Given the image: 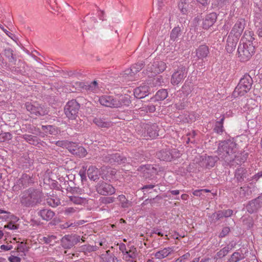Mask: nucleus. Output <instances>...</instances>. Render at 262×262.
Returning a JSON list of instances; mask_svg holds the SVG:
<instances>
[{
	"label": "nucleus",
	"mask_w": 262,
	"mask_h": 262,
	"mask_svg": "<svg viewBox=\"0 0 262 262\" xmlns=\"http://www.w3.org/2000/svg\"><path fill=\"white\" fill-rule=\"evenodd\" d=\"M121 75L124 80L129 81L132 80L135 73L133 70L130 68L125 70Z\"/></svg>",
	"instance_id": "nucleus-37"
},
{
	"label": "nucleus",
	"mask_w": 262,
	"mask_h": 262,
	"mask_svg": "<svg viewBox=\"0 0 262 262\" xmlns=\"http://www.w3.org/2000/svg\"><path fill=\"white\" fill-rule=\"evenodd\" d=\"M244 258V254L238 252H234L228 259L229 262H238Z\"/></svg>",
	"instance_id": "nucleus-39"
},
{
	"label": "nucleus",
	"mask_w": 262,
	"mask_h": 262,
	"mask_svg": "<svg viewBox=\"0 0 262 262\" xmlns=\"http://www.w3.org/2000/svg\"><path fill=\"white\" fill-rule=\"evenodd\" d=\"M100 103L105 106L110 107H117L116 98L110 96H102L99 98Z\"/></svg>",
	"instance_id": "nucleus-21"
},
{
	"label": "nucleus",
	"mask_w": 262,
	"mask_h": 262,
	"mask_svg": "<svg viewBox=\"0 0 262 262\" xmlns=\"http://www.w3.org/2000/svg\"><path fill=\"white\" fill-rule=\"evenodd\" d=\"M252 83L253 80L251 76L248 74H245L235 88L233 95L234 97L245 95L251 89Z\"/></svg>",
	"instance_id": "nucleus-3"
},
{
	"label": "nucleus",
	"mask_w": 262,
	"mask_h": 262,
	"mask_svg": "<svg viewBox=\"0 0 262 262\" xmlns=\"http://www.w3.org/2000/svg\"><path fill=\"white\" fill-rule=\"evenodd\" d=\"M41 128L46 133L50 135H55L57 133L55 127L52 125H42Z\"/></svg>",
	"instance_id": "nucleus-45"
},
{
	"label": "nucleus",
	"mask_w": 262,
	"mask_h": 262,
	"mask_svg": "<svg viewBox=\"0 0 262 262\" xmlns=\"http://www.w3.org/2000/svg\"><path fill=\"white\" fill-rule=\"evenodd\" d=\"M95 188L98 193L104 196L111 195L116 192V189L112 185L103 181H99Z\"/></svg>",
	"instance_id": "nucleus-9"
},
{
	"label": "nucleus",
	"mask_w": 262,
	"mask_h": 262,
	"mask_svg": "<svg viewBox=\"0 0 262 262\" xmlns=\"http://www.w3.org/2000/svg\"><path fill=\"white\" fill-rule=\"evenodd\" d=\"M217 19L216 13H210L206 15L203 21V28L204 29H208L212 26Z\"/></svg>",
	"instance_id": "nucleus-23"
},
{
	"label": "nucleus",
	"mask_w": 262,
	"mask_h": 262,
	"mask_svg": "<svg viewBox=\"0 0 262 262\" xmlns=\"http://www.w3.org/2000/svg\"><path fill=\"white\" fill-rule=\"evenodd\" d=\"M70 201L75 204L82 205L85 203L86 200L85 198L78 196L72 195L69 197Z\"/></svg>",
	"instance_id": "nucleus-40"
},
{
	"label": "nucleus",
	"mask_w": 262,
	"mask_h": 262,
	"mask_svg": "<svg viewBox=\"0 0 262 262\" xmlns=\"http://www.w3.org/2000/svg\"><path fill=\"white\" fill-rule=\"evenodd\" d=\"M188 70L183 66H179L171 75L170 82L173 85H178L186 77Z\"/></svg>",
	"instance_id": "nucleus-7"
},
{
	"label": "nucleus",
	"mask_w": 262,
	"mask_h": 262,
	"mask_svg": "<svg viewBox=\"0 0 262 262\" xmlns=\"http://www.w3.org/2000/svg\"><path fill=\"white\" fill-rule=\"evenodd\" d=\"M238 58L242 62L248 61L255 52V46L249 43H240L238 47Z\"/></svg>",
	"instance_id": "nucleus-4"
},
{
	"label": "nucleus",
	"mask_w": 262,
	"mask_h": 262,
	"mask_svg": "<svg viewBox=\"0 0 262 262\" xmlns=\"http://www.w3.org/2000/svg\"><path fill=\"white\" fill-rule=\"evenodd\" d=\"M81 237L79 235H66L61 239V245L64 249H70L80 242Z\"/></svg>",
	"instance_id": "nucleus-12"
},
{
	"label": "nucleus",
	"mask_w": 262,
	"mask_h": 262,
	"mask_svg": "<svg viewBox=\"0 0 262 262\" xmlns=\"http://www.w3.org/2000/svg\"><path fill=\"white\" fill-rule=\"evenodd\" d=\"M2 135L3 136L4 142L6 140H9L12 138V135L10 133H3Z\"/></svg>",
	"instance_id": "nucleus-64"
},
{
	"label": "nucleus",
	"mask_w": 262,
	"mask_h": 262,
	"mask_svg": "<svg viewBox=\"0 0 262 262\" xmlns=\"http://www.w3.org/2000/svg\"><path fill=\"white\" fill-rule=\"evenodd\" d=\"M87 173L89 179L94 181L99 178L98 169L94 166H90L88 169Z\"/></svg>",
	"instance_id": "nucleus-32"
},
{
	"label": "nucleus",
	"mask_w": 262,
	"mask_h": 262,
	"mask_svg": "<svg viewBox=\"0 0 262 262\" xmlns=\"http://www.w3.org/2000/svg\"><path fill=\"white\" fill-rule=\"evenodd\" d=\"M102 160L105 162L110 163L112 164H122L129 163L130 162L129 159L118 153L107 154L103 156L102 157Z\"/></svg>",
	"instance_id": "nucleus-8"
},
{
	"label": "nucleus",
	"mask_w": 262,
	"mask_h": 262,
	"mask_svg": "<svg viewBox=\"0 0 262 262\" xmlns=\"http://www.w3.org/2000/svg\"><path fill=\"white\" fill-rule=\"evenodd\" d=\"M218 155L226 161H230L233 157L228 158L236 151V144L232 141L228 140L222 141L219 143L217 149Z\"/></svg>",
	"instance_id": "nucleus-2"
},
{
	"label": "nucleus",
	"mask_w": 262,
	"mask_h": 262,
	"mask_svg": "<svg viewBox=\"0 0 262 262\" xmlns=\"http://www.w3.org/2000/svg\"><path fill=\"white\" fill-rule=\"evenodd\" d=\"M138 170L141 172L142 177L145 179H152L157 173V168L149 164L140 166Z\"/></svg>",
	"instance_id": "nucleus-14"
},
{
	"label": "nucleus",
	"mask_w": 262,
	"mask_h": 262,
	"mask_svg": "<svg viewBox=\"0 0 262 262\" xmlns=\"http://www.w3.org/2000/svg\"><path fill=\"white\" fill-rule=\"evenodd\" d=\"M172 251L173 248L172 247L165 248L157 252L155 254V256L156 258L161 259L168 256Z\"/></svg>",
	"instance_id": "nucleus-31"
},
{
	"label": "nucleus",
	"mask_w": 262,
	"mask_h": 262,
	"mask_svg": "<svg viewBox=\"0 0 262 262\" xmlns=\"http://www.w3.org/2000/svg\"><path fill=\"white\" fill-rule=\"evenodd\" d=\"M93 122L99 127L109 128L112 126V122L103 118L96 117L93 119Z\"/></svg>",
	"instance_id": "nucleus-29"
},
{
	"label": "nucleus",
	"mask_w": 262,
	"mask_h": 262,
	"mask_svg": "<svg viewBox=\"0 0 262 262\" xmlns=\"http://www.w3.org/2000/svg\"><path fill=\"white\" fill-rule=\"evenodd\" d=\"M10 262H20L21 259L20 257L14 255H11L8 258Z\"/></svg>",
	"instance_id": "nucleus-62"
},
{
	"label": "nucleus",
	"mask_w": 262,
	"mask_h": 262,
	"mask_svg": "<svg viewBox=\"0 0 262 262\" xmlns=\"http://www.w3.org/2000/svg\"><path fill=\"white\" fill-rule=\"evenodd\" d=\"M60 186L61 187V188L67 190V191H72L74 190L75 189H76V187H73L70 185V182L69 181L64 180L63 181L61 182V184H60Z\"/></svg>",
	"instance_id": "nucleus-46"
},
{
	"label": "nucleus",
	"mask_w": 262,
	"mask_h": 262,
	"mask_svg": "<svg viewBox=\"0 0 262 262\" xmlns=\"http://www.w3.org/2000/svg\"><path fill=\"white\" fill-rule=\"evenodd\" d=\"M137 256V250L136 248H134L133 250H130L126 251V253L124 254V259L125 260H129V258L135 259Z\"/></svg>",
	"instance_id": "nucleus-42"
},
{
	"label": "nucleus",
	"mask_w": 262,
	"mask_h": 262,
	"mask_svg": "<svg viewBox=\"0 0 262 262\" xmlns=\"http://www.w3.org/2000/svg\"><path fill=\"white\" fill-rule=\"evenodd\" d=\"M116 100L117 105V107H122L123 106H129L131 103L130 97L128 95H121L117 98H116Z\"/></svg>",
	"instance_id": "nucleus-28"
},
{
	"label": "nucleus",
	"mask_w": 262,
	"mask_h": 262,
	"mask_svg": "<svg viewBox=\"0 0 262 262\" xmlns=\"http://www.w3.org/2000/svg\"><path fill=\"white\" fill-rule=\"evenodd\" d=\"M198 4L201 5V6L204 8L207 7L209 4V1L208 0H195Z\"/></svg>",
	"instance_id": "nucleus-60"
},
{
	"label": "nucleus",
	"mask_w": 262,
	"mask_h": 262,
	"mask_svg": "<svg viewBox=\"0 0 262 262\" xmlns=\"http://www.w3.org/2000/svg\"><path fill=\"white\" fill-rule=\"evenodd\" d=\"M168 96V92L166 89H161L159 90L154 96V99L156 101L163 100Z\"/></svg>",
	"instance_id": "nucleus-36"
},
{
	"label": "nucleus",
	"mask_w": 262,
	"mask_h": 262,
	"mask_svg": "<svg viewBox=\"0 0 262 262\" xmlns=\"http://www.w3.org/2000/svg\"><path fill=\"white\" fill-rule=\"evenodd\" d=\"M248 191L249 189L248 188L241 187L239 188V192L241 195L245 196L247 194H248Z\"/></svg>",
	"instance_id": "nucleus-59"
},
{
	"label": "nucleus",
	"mask_w": 262,
	"mask_h": 262,
	"mask_svg": "<svg viewBox=\"0 0 262 262\" xmlns=\"http://www.w3.org/2000/svg\"><path fill=\"white\" fill-rule=\"evenodd\" d=\"M116 198L113 196H103L99 199L100 204L108 205L114 203Z\"/></svg>",
	"instance_id": "nucleus-44"
},
{
	"label": "nucleus",
	"mask_w": 262,
	"mask_h": 262,
	"mask_svg": "<svg viewBox=\"0 0 262 262\" xmlns=\"http://www.w3.org/2000/svg\"><path fill=\"white\" fill-rule=\"evenodd\" d=\"M25 105L27 111L32 115L43 116L48 114V112L46 108L36 102H27Z\"/></svg>",
	"instance_id": "nucleus-6"
},
{
	"label": "nucleus",
	"mask_w": 262,
	"mask_h": 262,
	"mask_svg": "<svg viewBox=\"0 0 262 262\" xmlns=\"http://www.w3.org/2000/svg\"><path fill=\"white\" fill-rule=\"evenodd\" d=\"M149 94V86L146 85H141L134 90L135 96L141 99L147 96Z\"/></svg>",
	"instance_id": "nucleus-26"
},
{
	"label": "nucleus",
	"mask_w": 262,
	"mask_h": 262,
	"mask_svg": "<svg viewBox=\"0 0 262 262\" xmlns=\"http://www.w3.org/2000/svg\"><path fill=\"white\" fill-rule=\"evenodd\" d=\"M176 149L173 150H161L156 154V156L158 158L161 160L165 161H170L175 157L174 155H176Z\"/></svg>",
	"instance_id": "nucleus-19"
},
{
	"label": "nucleus",
	"mask_w": 262,
	"mask_h": 262,
	"mask_svg": "<svg viewBox=\"0 0 262 262\" xmlns=\"http://www.w3.org/2000/svg\"><path fill=\"white\" fill-rule=\"evenodd\" d=\"M152 83L154 86H159L163 83V78L161 76L155 77L152 79Z\"/></svg>",
	"instance_id": "nucleus-50"
},
{
	"label": "nucleus",
	"mask_w": 262,
	"mask_h": 262,
	"mask_svg": "<svg viewBox=\"0 0 262 262\" xmlns=\"http://www.w3.org/2000/svg\"><path fill=\"white\" fill-rule=\"evenodd\" d=\"M80 108V104L76 100L69 101L64 107V113L66 116L71 120H74L78 122L77 118Z\"/></svg>",
	"instance_id": "nucleus-5"
},
{
	"label": "nucleus",
	"mask_w": 262,
	"mask_h": 262,
	"mask_svg": "<svg viewBox=\"0 0 262 262\" xmlns=\"http://www.w3.org/2000/svg\"><path fill=\"white\" fill-rule=\"evenodd\" d=\"M209 49L206 45H201L196 50V55L199 59H203L209 54Z\"/></svg>",
	"instance_id": "nucleus-30"
},
{
	"label": "nucleus",
	"mask_w": 262,
	"mask_h": 262,
	"mask_svg": "<svg viewBox=\"0 0 262 262\" xmlns=\"http://www.w3.org/2000/svg\"><path fill=\"white\" fill-rule=\"evenodd\" d=\"M166 68V64L162 61L156 60L153 63H149L147 66L146 71L147 72L153 73L154 74H159L163 72Z\"/></svg>",
	"instance_id": "nucleus-13"
},
{
	"label": "nucleus",
	"mask_w": 262,
	"mask_h": 262,
	"mask_svg": "<svg viewBox=\"0 0 262 262\" xmlns=\"http://www.w3.org/2000/svg\"><path fill=\"white\" fill-rule=\"evenodd\" d=\"M230 250L231 248H230L229 247H225L217 252L216 256L219 258H222L225 256Z\"/></svg>",
	"instance_id": "nucleus-47"
},
{
	"label": "nucleus",
	"mask_w": 262,
	"mask_h": 262,
	"mask_svg": "<svg viewBox=\"0 0 262 262\" xmlns=\"http://www.w3.org/2000/svg\"><path fill=\"white\" fill-rule=\"evenodd\" d=\"M64 145L71 154L80 157H83L87 154L86 150L84 147L76 143L68 142L66 143Z\"/></svg>",
	"instance_id": "nucleus-15"
},
{
	"label": "nucleus",
	"mask_w": 262,
	"mask_h": 262,
	"mask_svg": "<svg viewBox=\"0 0 262 262\" xmlns=\"http://www.w3.org/2000/svg\"><path fill=\"white\" fill-rule=\"evenodd\" d=\"M181 29L179 27H174L170 33V39L174 41L181 34Z\"/></svg>",
	"instance_id": "nucleus-43"
},
{
	"label": "nucleus",
	"mask_w": 262,
	"mask_h": 262,
	"mask_svg": "<svg viewBox=\"0 0 262 262\" xmlns=\"http://www.w3.org/2000/svg\"><path fill=\"white\" fill-rule=\"evenodd\" d=\"M182 91L184 95L187 96L191 92V89L189 85L185 83L182 87Z\"/></svg>",
	"instance_id": "nucleus-53"
},
{
	"label": "nucleus",
	"mask_w": 262,
	"mask_h": 262,
	"mask_svg": "<svg viewBox=\"0 0 262 262\" xmlns=\"http://www.w3.org/2000/svg\"><path fill=\"white\" fill-rule=\"evenodd\" d=\"M230 229L228 227H224L220 234L219 237L223 238L226 236L230 232Z\"/></svg>",
	"instance_id": "nucleus-57"
},
{
	"label": "nucleus",
	"mask_w": 262,
	"mask_h": 262,
	"mask_svg": "<svg viewBox=\"0 0 262 262\" xmlns=\"http://www.w3.org/2000/svg\"><path fill=\"white\" fill-rule=\"evenodd\" d=\"M144 67V64L142 62H138L137 63L132 66L131 69L133 70L135 74L139 72Z\"/></svg>",
	"instance_id": "nucleus-52"
},
{
	"label": "nucleus",
	"mask_w": 262,
	"mask_h": 262,
	"mask_svg": "<svg viewBox=\"0 0 262 262\" xmlns=\"http://www.w3.org/2000/svg\"><path fill=\"white\" fill-rule=\"evenodd\" d=\"M0 248L2 250L7 251L11 250L13 248V247L11 245H2L1 246Z\"/></svg>",
	"instance_id": "nucleus-63"
},
{
	"label": "nucleus",
	"mask_w": 262,
	"mask_h": 262,
	"mask_svg": "<svg viewBox=\"0 0 262 262\" xmlns=\"http://www.w3.org/2000/svg\"><path fill=\"white\" fill-rule=\"evenodd\" d=\"M38 215L41 217L43 220L49 221L53 218L55 213L50 209L45 208L39 210L38 212Z\"/></svg>",
	"instance_id": "nucleus-27"
},
{
	"label": "nucleus",
	"mask_w": 262,
	"mask_h": 262,
	"mask_svg": "<svg viewBox=\"0 0 262 262\" xmlns=\"http://www.w3.org/2000/svg\"><path fill=\"white\" fill-rule=\"evenodd\" d=\"M122 208H129L132 206V202L127 200L124 195H119L117 198Z\"/></svg>",
	"instance_id": "nucleus-34"
},
{
	"label": "nucleus",
	"mask_w": 262,
	"mask_h": 262,
	"mask_svg": "<svg viewBox=\"0 0 262 262\" xmlns=\"http://www.w3.org/2000/svg\"><path fill=\"white\" fill-rule=\"evenodd\" d=\"M16 250V252L21 253V254H20V255L23 256L25 255V252L28 251V247L26 246L25 243L21 242L18 244Z\"/></svg>",
	"instance_id": "nucleus-41"
},
{
	"label": "nucleus",
	"mask_w": 262,
	"mask_h": 262,
	"mask_svg": "<svg viewBox=\"0 0 262 262\" xmlns=\"http://www.w3.org/2000/svg\"><path fill=\"white\" fill-rule=\"evenodd\" d=\"M213 130L215 133L221 134L224 131L223 125L219 123L215 122Z\"/></svg>",
	"instance_id": "nucleus-54"
},
{
	"label": "nucleus",
	"mask_w": 262,
	"mask_h": 262,
	"mask_svg": "<svg viewBox=\"0 0 262 262\" xmlns=\"http://www.w3.org/2000/svg\"><path fill=\"white\" fill-rule=\"evenodd\" d=\"M23 138L30 144L35 145L38 143V139L36 136L25 134L23 135Z\"/></svg>",
	"instance_id": "nucleus-38"
},
{
	"label": "nucleus",
	"mask_w": 262,
	"mask_h": 262,
	"mask_svg": "<svg viewBox=\"0 0 262 262\" xmlns=\"http://www.w3.org/2000/svg\"><path fill=\"white\" fill-rule=\"evenodd\" d=\"M97 249L96 246H91L90 245H85L81 246V250L84 252H91L95 251Z\"/></svg>",
	"instance_id": "nucleus-49"
},
{
	"label": "nucleus",
	"mask_w": 262,
	"mask_h": 262,
	"mask_svg": "<svg viewBox=\"0 0 262 262\" xmlns=\"http://www.w3.org/2000/svg\"><path fill=\"white\" fill-rule=\"evenodd\" d=\"M56 237L54 235H51L48 237H43L42 239V242H43L46 244H50L53 241L55 240Z\"/></svg>",
	"instance_id": "nucleus-56"
},
{
	"label": "nucleus",
	"mask_w": 262,
	"mask_h": 262,
	"mask_svg": "<svg viewBox=\"0 0 262 262\" xmlns=\"http://www.w3.org/2000/svg\"><path fill=\"white\" fill-rule=\"evenodd\" d=\"M4 55L8 58L10 62L15 63L16 61V57L13 53V51L10 48L4 50Z\"/></svg>",
	"instance_id": "nucleus-35"
},
{
	"label": "nucleus",
	"mask_w": 262,
	"mask_h": 262,
	"mask_svg": "<svg viewBox=\"0 0 262 262\" xmlns=\"http://www.w3.org/2000/svg\"><path fill=\"white\" fill-rule=\"evenodd\" d=\"M254 33L252 31H245L241 41H243V43H247L249 42V43L253 45V41L255 40L253 37Z\"/></svg>",
	"instance_id": "nucleus-33"
},
{
	"label": "nucleus",
	"mask_w": 262,
	"mask_h": 262,
	"mask_svg": "<svg viewBox=\"0 0 262 262\" xmlns=\"http://www.w3.org/2000/svg\"><path fill=\"white\" fill-rule=\"evenodd\" d=\"M249 174L248 170L244 167L239 166L235 171L234 177L238 183L249 181Z\"/></svg>",
	"instance_id": "nucleus-17"
},
{
	"label": "nucleus",
	"mask_w": 262,
	"mask_h": 262,
	"mask_svg": "<svg viewBox=\"0 0 262 262\" xmlns=\"http://www.w3.org/2000/svg\"><path fill=\"white\" fill-rule=\"evenodd\" d=\"M238 40V37L229 34L226 46V49L228 53H232L235 50Z\"/></svg>",
	"instance_id": "nucleus-25"
},
{
	"label": "nucleus",
	"mask_w": 262,
	"mask_h": 262,
	"mask_svg": "<svg viewBox=\"0 0 262 262\" xmlns=\"http://www.w3.org/2000/svg\"><path fill=\"white\" fill-rule=\"evenodd\" d=\"M47 204L53 207H56L60 204L59 199L56 198L55 199L49 198L47 199Z\"/></svg>",
	"instance_id": "nucleus-48"
},
{
	"label": "nucleus",
	"mask_w": 262,
	"mask_h": 262,
	"mask_svg": "<svg viewBox=\"0 0 262 262\" xmlns=\"http://www.w3.org/2000/svg\"><path fill=\"white\" fill-rule=\"evenodd\" d=\"M43 198L41 190L31 187L21 193L19 196V202L24 207L33 208L40 204Z\"/></svg>",
	"instance_id": "nucleus-1"
},
{
	"label": "nucleus",
	"mask_w": 262,
	"mask_h": 262,
	"mask_svg": "<svg viewBox=\"0 0 262 262\" xmlns=\"http://www.w3.org/2000/svg\"><path fill=\"white\" fill-rule=\"evenodd\" d=\"M77 212V210L73 207H68L65 209L64 214L65 215L69 216Z\"/></svg>",
	"instance_id": "nucleus-55"
},
{
	"label": "nucleus",
	"mask_w": 262,
	"mask_h": 262,
	"mask_svg": "<svg viewBox=\"0 0 262 262\" xmlns=\"http://www.w3.org/2000/svg\"><path fill=\"white\" fill-rule=\"evenodd\" d=\"M35 178L33 174L24 173L17 181L16 185L14 186V190H20L22 188L27 187L34 183Z\"/></svg>",
	"instance_id": "nucleus-10"
},
{
	"label": "nucleus",
	"mask_w": 262,
	"mask_h": 262,
	"mask_svg": "<svg viewBox=\"0 0 262 262\" xmlns=\"http://www.w3.org/2000/svg\"><path fill=\"white\" fill-rule=\"evenodd\" d=\"M246 207L247 211L251 214L256 212L262 208V194L249 201Z\"/></svg>",
	"instance_id": "nucleus-16"
},
{
	"label": "nucleus",
	"mask_w": 262,
	"mask_h": 262,
	"mask_svg": "<svg viewBox=\"0 0 262 262\" xmlns=\"http://www.w3.org/2000/svg\"><path fill=\"white\" fill-rule=\"evenodd\" d=\"M27 129L29 133L33 134H35L37 130L35 126H34L33 125H32L31 124H29L27 125Z\"/></svg>",
	"instance_id": "nucleus-61"
},
{
	"label": "nucleus",
	"mask_w": 262,
	"mask_h": 262,
	"mask_svg": "<svg viewBox=\"0 0 262 262\" xmlns=\"http://www.w3.org/2000/svg\"><path fill=\"white\" fill-rule=\"evenodd\" d=\"M245 26V21L244 19H238L233 26L230 34L239 37L242 34Z\"/></svg>",
	"instance_id": "nucleus-20"
},
{
	"label": "nucleus",
	"mask_w": 262,
	"mask_h": 262,
	"mask_svg": "<svg viewBox=\"0 0 262 262\" xmlns=\"http://www.w3.org/2000/svg\"><path fill=\"white\" fill-rule=\"evenodd\" d=\"M155 186V185L152 184L145 185L141 188V189L143 190L144 194H145L146 192H148L147 189H152Z\"/></svg>",
	"instance_id": "nucleus-58"
},
{
	"label": "nucleus",
	"mask_w": 262,
	"mask_h": 262,
	"mask_svg": "<svg viewBox=\"0 0 262 262\" xmlns=\"http://www.w3.org/2000/svg\"><path fill=\"white\" fill-rule=\"evenodd\" d=\"M233 210L231 209L219 210L213 213L209 217L211 219V223L215 224L217 221L223 217H228L232 215Z\"/></svg>",
	"instance_id": "nucleus-18"
},
{
	"label": "nucleus",
	"mask_w": 262,
	"mask_h": 262,
	"mask_svg": "<svg viewBox=\"0 0 262 262\" xmlns=\"http://www.w3.org/2000/svg\"><path fill=\"white\" fill-rule=\"evenodd\" d=\"M219 160V158L217 156H207L204 159H203L201 162V165L203 167L206 168H210L213 167L215 163Z\"/></svg>",
	"instance_id": "nucleus-24"
},
{
	"label": "nucleus",
	"mask_w": 262,
	"mask_h": 262,
	"mask_svg": "<svg viewBox=\"0 0 262 262\" xmlns=\"http://www.w3.org/2000/svg\"><path fill=\"white\" fill-rule=\"evenodd\" d=\"M85 89L90 92H94L98 87V83L96 81L92 82L90 84L85 85Z\"/></svg>",
	"instance_id": "nucleus-51"
},
{
	"label": "nucleus",
	"mask_w": 262,
	"mask_h": 262,
	"mask_svg": "<svg viewBox=\"0 0 262 262\" xmlns=\"http://www.w3.org/2000/svg\"><path fill=\"white\" fill-rule=\"evenodd\" d=\"M194 3H189L187 0H180L178 6L180 10L183 14L193 13Z\"/></svg>",
	"instance_id": "nucleus-22"
},
{
	"label": "nucleus",
	"mask_w": 262,
	"mask_h": 262,
	"mask_svg": "<svg viewBox=\"0 0 262 262\" xmlns=\"http://www.w3.org/2000/svg\"><path fill=\"white\" fill-rule=\"evenodd\" d=\"M159 128L157 124H145L142 126V135L144 137L155 138L159 136Z\"/></svg>",
	"instance_id": "nucleus-11"
}]
</instances>
